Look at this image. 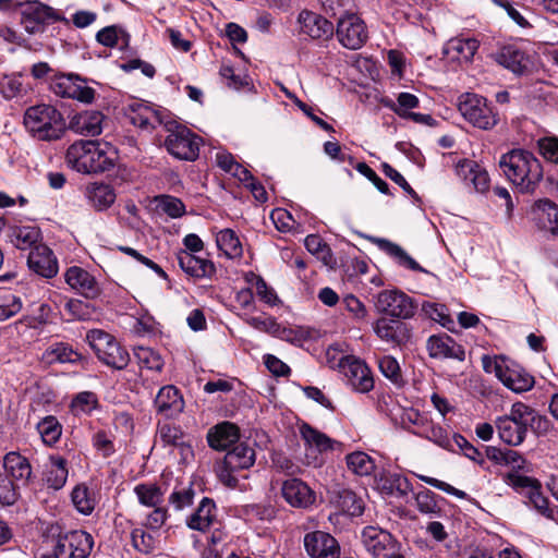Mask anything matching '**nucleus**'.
Listing matches in <instances>:
<instances>
[{
    "instance_id": "nucleus-1",
    "label": "nucleus",
    "mask_w": 558,
    "mask_h": 558,
    "mask_svg": "<svg viewBox=\"0 0 558 558\" xmlns=\"http://www.w3.org/2000/svg\"><path fill=\"white\" fill-rule=\"evenodd\" d=\"M499 168L521 193H534L543 180L541 161L525 149H512L499 159Z\"/></svg>"
},
{
    "instance_id": "nucleus-2",
    "label": "nucleus",
    "mask_w": 558,
    "mask_h": 558,
    "mask_svg": "<svg viewBox=\"0 0 558 558\" xmlns=\"http://www.w3.org/2000/svg\"><path fill=\"white\" fill-rule=\"evenodd\" d=\"M116 150L109 143L81 140L66 150V162L82 173H101L114 167Z\"/></svg>"
},
{
    "instance_id": "nucleus-3",
    "label": "nucleus",
    "mask_w": 558,
    "mask_h": 558,
    "mask_svg": "<svg viewBox=\"0 0 558 558\" xmlns=\"http://www.w3.org/2000/svg\"><path fill=\"white\" fill-rule=\"evenodd\" d=\"M23 124L34 138L45 142L60 140L68 129L62 113L56 107L47 104L27 108L23 117Z\"/></svg>"
},
{
    "instance_id": "nucleus-4",
    "label": "nucleus",
    "mask_w": 558,
    "mask_h": 558,
    "mask_svg": "<svg viewBox=\"0 0 558 558\" xmlns=\"http://www.w3.org/2000/svg\"><path fill=\"white\" fill-rule=\"evenodd\" d=\"M482 365L486 373H493L510 390L522 393L534 387V377L518 363L505 357L484 355Z\"/></svg>"
},
{
    "instance_id": "nucleus-5",
    "label": "nucleus",
    "mask_w": 558,
    "mask_h": 558,
    "mask_svg": "<svg viewBox=\"0 0 558 558\" xmlns=\"http://www.w3.org/2000/svg\"><path fill=\"white\" fill-rule=\"evenodd\" d=\"M86 341L105 365L117 371L128 367L131 361L130 354L114 336L102 329H90L86 333Z\"/></svg>"
},
{
    "instance_id": "nucleus-6",
    "label": "nucleus",
    "mask_w": 558,
    "mask_h": 558,
    "mask_svg": "<svg viewBox=\"0 0 558 558\" xmlns=\"http://www.w3.org/2000/svg\"><path fill=\"white\" fill-rule=\"evenodd\" d=\"M14 9L20 13L21 25L31 35L43 33L48 25L63 20L57 10L39 0L16 2Z\"/></svg>"
},
{
    "instance_id": "nucleus-7",
    "label": "nucleus",
    "mask_w": 558,
    "mask_h": 558,
    "mask_svg": "<svg viewBox=\"0 0 558 558\" xmlns=\"http://www.w3.org/2000/svg\"><path fill=\"white\" fill-rule=\"evenodd\" d=\"M255 458V450L251 446L241 442L229 450L222 461L217 462L215 472L225 486L235 488L238 478L234 473L253 466Z\"/></svg>"
},
{
    "instance_id": "nucleus-8",
    "label": "nucleus",
    "mask_w": 558,
    "mask_h": 558,
    "mask_svg": "<svg viewBox=\"0 0 558 558\" xmlns=\"http://www.w3.org/2000/svg\"><path fill=\"white\" fill-rule=\"evenodd\" d=\"M299 433L304 441L305 449L307 451L317 452V454L306 453L305 460L306 464L319 468L324 464L323 454L329 451H342L343 444L336 439L330 438L325 433L314 428L308 423L303 422L299 425Z\"/></svg>"
},
{
    "instance_id": "nucleus-9",
    "label": "nucleus",
    "mask_w": 558,
    "mask_h": 558,
    "mask_svg": "<svg viewBox=\"0 0 558 558\" xmlns=\"http://www.w3.org/2000/svg\"><path fill=\"white\" fill-rule=\"evenodd\" d=\"M165 128L169 132L165 145L172 156L189 161H193L198 157L199 138L194 133L173 121L165 123Z\"/></svg>"
},
{
    "instance_id": "nucleus-10",
    "label": "nucleus",
    "mask_w": 558,
    "mask_h": 558,
    "mask_svg": "<svg viewBox=\"0 0 558 558\" xmlns=\"http://www.w3.org/2000/svg\"><path fill=\"white\" fill-rule=\"evenodd\" d=\"M458 108L466 121L482 130H490L499 121L494 108L487 105L485 98L476 94L462 95Z\"/></svg>"
},
{
    "instance_id": "nucleus-11",
    "label": "nucleus",
    "mask_w": 558,
    "mask_h": 558,
    "mask_svg": "<svg viewBox=\"0 0 558 558\" xmlns=\"http://www.w3.org/2000/svg\"><path fill=\"white\" fill-rule=\"evenodd\" d=\"M362 543L374 558H405L400 543L386 530L378 526H365Z\"/></svg>"
},
{
    "instance_id": "nucleus-12",
    "label": "nucleus",
    "mask_w": 558,
    "mask_h": 558,
    "mask_svg": "<svg viewBox=\"0 0 558 558\" xmlns=\"http://www.w3.org/2000/svg\"><path fill=\"white\" fill-rule=\"evenodd\" d=\"M94 538L85 531H71L59 536L53 553L41 558H87L93 549Z\"/></svg>"
},
{
    "instance_id": "nucleus-13",
    "label": "nucleus",
    "mask_w": 558,
    "mask_h": 558,
    "mask_svg": "<svg viewBox=\"0 0 558 558\" xmlns=\"http://www.w3.org/2000/svg\"><path fill=\"white\" fill-rule=\"evenodd\" d=\"M375 307L379 313L391 317L409 319L415 315L417 306L407 293L393 289L380 291L376 295Z\"/></svg>"
},
{
    "instance_id": "nucleus-14",
    "label": "nucleus",
    "mask_w": 558,
    "mask_h": 558,
    "mask_svg": "<svg viewBox=\"0 0 558 558\" xmlns=\"http://www.w3.org/2000/svg\"><path fill=\"white\" fill-rule=\"evenodd\" d=\"M51 92L62 98L77 99L89 104L94 100L95 90L85 85V82L73 74L56 75L50 83Z\"/></svg>"
},
{
    "instance_id": "nucleus-15",
    "label": "nucleus",
    "mask_w": 558,
    "mask_h": 558,
    "mask_svg": "<svg viewBox=\"0 0 558 558\" xmlns=\"http://www.w3.org/2000/svg\"><path fill=\"white\" fill-rule=\"evenodd\" d=\"M336 34L339 43L351 50H357L367 40V29L356 14H345L337 23Z\"/></svg>"
},
{
    "instance_id": "nucleus-16",
    "label": "nucleus",
    "mask_w": 558,
    "mask_h": 558,
    "mask_svg": "<svg viewBox=\"0 0 558 558\" xmlns=\"http://www.w3.org/2000/svg\"><path fill=\"white\" fill-rule=\"evenodd\" d=\"M348 385L356 392L365 393L374 388V378L368 366L355 356H344L339 363Z\"/></svg>"
},
{
    "instance_id": "nucleus-17",
    "label": "nucleus",
    "mask_w": 558,
    "mask_h": 558,
    "mask_svg": "<svg viewBox=\"0 0 558 558\" xmlns=\"http://www.w3.org/2000/svg\"><path fill=\"white\" fill-rule=\"evenodd\" d=\"M304 547L312 558H339L340 545L329 533L314 531L304 536Z\"/></svg>"
},
{
    "instance_id": "nucleus-18",
    "label": "nucleus",
    "mask_w": 558,
    "mask_h": 558,
    "mask_svg": "<svg viewBox=\"0 0 558 558\" xmlns=\"http://www.w3.org/2000/svg\"><path fill=\"white\" fill-rule=\"evenodd\" d=\"M426 349L432 359L465 360V350L447 333L433 335L427 339Z\"/></svg>"
},
{
    "instance_id": "nucleus-19",
    "label": "nucleus",
    "mask_w": 558,
    "mask_h": 558,
    "mask_svg": "<svg viewBox=\"0 0 558 558\" xmlns=\"http://www.w3.org/2000/svg\"><path fill=\"white\" fill-rule=\"evenodd\" d=\"M301 33L312 39L328 40L332 37L333 24L326 17L312 11L303 10L298 16Z\"/></svg>"
},
{
    "instance_id": "nucleus-20",
    "label": "nucleus",
    "mask_w": 558,
    "mask_h": 558,
    "mask_svg": "<svg viewBox=\"0 0 558 558\" xmlns=\"http://www.w3.org/2000/svg\"><path fill=\"white\" fill-rule=\"evenodd\" d=\"M374 331L383 341L403 345L411 340L412 332L408 324L399 319L381 317L376 320Z\"/></svg>"
},
{
    "instance_id": "nucleus-21",
    "label": "nucleus",
    "mask_w": 558,
    "mask_h": 558,
    "mask_svg": "<svg viewBox=\"0 0 558 558\" xmlns=\"http://www.w3.org/2000/svg\"><path fill=\"white\" fill-rule=\"evenodd\" d=\"M28 268L43 278H53L59 270L58 259L45 244L35 246L27 257Z\"/></svg>"
},
{
    "instance_id": "nucleus-22",
    "label": "nucleus",
    "mask_w": 558,
    "mask_h": 558,
    "mask_svg": "<svg viewBox=\"0 0 558 558\" xmlns=\"http://www.w3.org/2000/svg\"><path fill=\"white\" fill-rule=\"evenodd\" d=\"M154 404L157 412L167 418L177 417L183 412L185 405L180 390L173 385L161 387Z\"/></svg>"
},
{
    "instance_id": "nucleus-23",
    "label": "nucleus",
    "mask_w": 558,
    "mask_h": 558,
    "mask_svg": "<svg viewBox=\"0 0 558 558\" xmlns=\"http://www.w3.org/2000/svg\"><path fill=\"white\" fill-rule=\"evenodd\" d=\"M65 282L78 293L87 299L97 298L101 289L95 279L87 270L78 266H72L66 269L64 274Z\"/></svg>"
},
{
    "instance_id": "nucleus-24",
    "label": "nucleus",
    "mask_w": 558,
    "mask_h": 558,
    "mask_svg": "<svg viewBox=\"0 0 558 558\" xmlns=\"http://www.w3.org/2000/svg\"><path fill=\"white\" fill-rule=\"evenodd\" d=\"M534 220L539 230L558 235V205L548 198L536 201L532 206Z\"/></svg>"
},
{
    "instance_id": "nucleus-25",
    "label": "nucleus",
    "mask_w": 558,
    "mask_h": 558,
    "mask_svg": "<svg viewBox=\"0 0 558 558\" xmlns=\"http://www.w3.org/2000/svg\"><path fill=\"white\" fill-rule=\"evenodd\" d=\"M129 118L133 125L147 132L155 130L158 125H165V123L168 122L165 121L161 111L145 104L131 105Z\"/></svg>"
},
{
    "instance_id": "nucleus-26",
    "label": "nucleus",
    "mask_w": 558,
    "mask_h": 558,
    "mask_svg": "<svg viewBox=\"0 0 558 558\" xmlns=\"http://www.w3.org/2000/svg\"><path fill=\"white\" fill-rule=\"evenodd\" d=\"M281 492L286 501L292 507L306 508L315 501L314 492L299 478L283 482Z\"/></svg>"
},
{
    "instance_id": "nucleus-27",
    "label": "nucleus",
    "mask_w": 558,
    "mask_h": 558,
    "mask_svg": "<svg viewBox=\"0 0 558 558\" xmlns=\"http://www.w3.org/2000/svg\"><path fill=\"white\" fill-rule=\"evenodd\" d=\"M177 259L180 268L193 278H211L216 272L215 264L211 260L196 257L187 251H180Z\"/></svg>"
},
{
    "instance_id": "nucleus-28",
    "label": "nucleus",
    "mask_w": 558,
    "mask_h": 558,
    "mask_svg": "<svg viewBox=\"0 0 558 558\" xmlns=\"http://www.w3.org/2000/svg\"><path fill=\"white\" fill-rule=\"evenodd\" d=\"M240 438L239 427L228 421L211 427L207 433L208 445L215 450H226Z\"/></svg>"
},
{
    "instance_id": "nucleus-29",
    "label": "nucleus",
    "mask_w": 558,
    "mask_h": 558,
    "mask_svg": "<svg viewBox=\"0 0 558 558\" xmlns=\"http://www.w3.org/2000/svg\"><path fill=\"white\" fill-rule=\"evenodd\" d=\"M368 241L376 244L381 251L393 257L400 266L409 268L413 271L426 272L401 246L383 238L366 236Z\"/></svg>"
},
{
    "instance_id": "nucleus-30",
    "label": "nucleus",
    "mask_w": 558,
    "mask_h": 558,
    "mask_svg": "<svg viewBox=\"0 0 558 558\" xmlns=\"http://www.w3.org/2000/svg\"><path fill=\"white\" fill-rule=\"evenodd\" d=\"M216 517V505L214 500L204 497L195 512L187 518L186 524L192 530L205 532L214 524Z\"/></svg>"
},
{
    "instance_id": "nucleus-31",
    "label": "nucleus",
    "mask_w": 558,
    "mask_h": 558,
    "mask_svg": "<svg viewBox=\"0 0 558 558\" xmlns=\"http://www.w3.org/2000/svg\"><path fill=\"white\" fill-rule=\"evenodd\" d=\"M458 175L465 182H470L477 192H485L488 189L489 177L487 171L472 160H463L457 166Z\"/></svg>"
},
{
    "instance_id": "nucleus-32",
    "label": "nucleus",
    "mask_w": 558,
    "mask_h": 558,
    "mask_svg": "<svg viewBox=\"0 0 558 558\" xmlns=\"http://www.w3.org/2000/svg\"><path fill=\"white\" fill-rule=\"evenodd\" d=\"M10 242L19 250H33L35 246L43 244L39 228L35 226H14L9 230Z\"/></svg>"
},
{
    "instance_id": "nucleus-33",
    "label": "nucleus",
    "mask_w": 558,
    "mask_h": 558,
    "mask_svg": "<svg viewBox=\"0 0 558 558\" xmlns=\"http://www.w3.org/2000/svg\"><path fill=\"white\" fill-rule=\"evenodd\" d=\"M102 114L99 111H84L72 117L69 129L78 134L95 136L101 133Z\"/></svg>"
},
{
    "instance_id": "nucleus-34",
    "label": "nucleus",
    "mask_w": 558,
    "mask_h": 558,
    "mask_svg": "<svg viewBox=\"0 0 558 558\" xmlns=\"http://www.w3.org/2000/svg\"><path fill=\"white\" fill-rule=\"evenodd\" d=\"M496 61L518 75L523 74L527 70L525 53L513 45L502 47L496 54Z\"/></svg>"
},
{
    "instance_id": "nucleus-35",
    "label": "nucleus",
    "mask_w": 558,
    "mask_h": 558,
    "mask_svg": "<svg viewBox=\"0 0 558 558\" xmlns=\"http://www.w3.org/2000/svg\"><path fill=\"white\" fill-rule=\"evenodd\" d=\"M89 204L98 211L108 209L116 201L114 190L105 183L90 184L86 190Z\"/></svg>"
},
{
    "instance_id": "nucleus-36",
    "label": "nucleus",
    "mask_w": 558,
    "mask_h": 558,
    "mask_svg": "<svg viewBox=\"0 0 558 558\" xmlns=\"http://www.w3.org/2000/svg\"><path fill=\"white\" fill-rule=\"evenodd\" d=\"M496 428L498 430L499 438L509 446L521 445L526 436L525 427L519 426L512 420H508L505 416L497 417Z\"/></svg>"
},
{
    "instance_id": "nucleus-37",
    "label": "nucleus",
    "mask_w": 558,
    "mask_h": 558,
    "mask_svg": "<svg viewBox=\"0 0 558 558\" xmlns=\"http://www.w3.org/2000/svg\"><path fill=\"white\" fill-rule=\"evenodd\" d=\"M306 250L326 267L335 269L337 267V259L330 246L317 234H310L304 241Z\"/></svg>"
},
{
    "instance_id": "nucleus-38",
    "label": "nucleus",
    "mask_w": 558,
    "mask_h": 558,
    "mask_svg": "<svg viewBox=\"0 0 558 558\" xmlns=\"http://www.w3.org/2000/svg\"><path fill=\"white\" fill-rule=\"evenodd\" d=\"M3 468L8 475L16 481H27L32 474V466L28 460L15 451L4 456Z\"/></svg>"
},
{
    "instance_id": "nucleus-39",
    "label": "nucleus",
    "mask_w": 558,
    "mask_h": 558,
    "mask_svg": "<svg viewBox=\"0 0 558 558\" xmlns=\"http://www.w3.org/2000/svg\"><path fill=\"white\" fill-rule=\"evenodd\" d=\"M50 465L46 472V483L48 487L60 489L68 480L66 460L61 456H50Z\"/></svg>"
},
{
    "instance_id": "nucleus-40",
    "label": "nucleus",
    "mask_w": 558,
    "mask_h": 558,
    "mask_svg": "<svg viewBox=\"0 0 558 558\" xmlns=\"http://www.w3.org/2000/svg\"><path fill=\"white\" fill-rule=\"evenodd\" d=\"M216 243L228 258H239L243 254L241 241L232 229L220 230L216 235Z\"/></svg>"
},
{
    "instance_id": "nucleus-41",
    "label": "nucleus",
    "mask_w": 558,
    "mask_h": 558,
    "mask_svg": "<svg viewBox=\"0 0 558 558\" xmlns=\"http://www.w3.org/2000/svg\"><path fill=\"white\" fill-rule=\"evenodd\" d=\"M157 436L163 446L178 447L182 452L190 451V446L185 445L184 433L173 424H158Z\"/></svg>"
},
{
    "instance_id": "nucleus-42",
    "label": "nucleus",
    "mask_w": 558,
    "mask_h": 558,
    "mask_svg": "<svg viewBox=\"0 0 558 558\" xmlns=\"http://www.w3.org/2000/svg\"><path fill=\"white\" fill-rule=\"evenodd\" d=\"M43 441L47 446H53L62 435V425L56 416L48 415L36 425Z\"/></svg>"
},
{
    "instance_id": "nucleus-43",
    "label": "nucleus",
    "mask_w": 558,
    "mask_h": 558,
    "mask_svg": "<svg viewBox=\"0 0 558 558\" xmlns=\"http://www.w3.org/2000/svg\"><path fill=\"white\" fill-rule=\"evenodd\" d=\"M134 493L140 504L145 507H157L163 501V492L156 484H138L134 487Z\"/></svg>"
},
{
    "instance_id": "nucleus-44",
    "label": "nucleus",
    "mask_w": 558,
    "mask_h": 558,
    "mask_svg": "<svg viewBox=\"0 0 558 558\" xmlns=\"http://www.w3.org/2000/svg\"><path fill=\"white\" fill-rule=\"evenodd\" d=\"M480 47L475 38H452L447 44V52H454L457 58L471 61Z\"/></svg>"
},
{
    "instance_id": "nucleus-45",
    "label": "nucleus",
    "mask_w": 558,
    "mask_h": 558,
    "mask_svg": "<svg viewBox=\"0 0 558 558\" xmlns=\"http://www.w3.org/2000/svg\"><path fill=\"white\" fill-rule=\"evenodd\" d=\"M46 355L51 362L59 363H76L82 359V355L78 352L64 342H58L50 345L46 351Z\"/></svg>"
},
{
    "instance_id": "nucleus-46",
    "label": "nucleus",
    "mask_w": 558,
    "mask_h": 558,
    "mask_svg": "<svg viewBox=\"0 0 558 558\" xmlns=\"http://www.w3.org/2000/svg\"><path fill=\"white\" fill-rule=\"evenodd\" d=\"M348 469L360 476L369 475L374 468L373 459L362 451H355L345 457Z\"/></svg>"
},
{
    "instance_id": "nucleus-47",
    "label": "nucleus",
    "mask_w": 558,
    "mask_h": 558,
    "mask_svg": "<svg viewBox=\"0 0 558 558\" xmlns=\"http://www.w3.org/2000/svg\"><path fill=\"white\" fill-rule=\"evenodd\" d=\"M72 502L76 510L83 514H90L96 506L95 498L85 485H77L72 494Z\"/></svg>"
},
{
    "instance_id": "nucleus-48",
    "label": "nucleus",
    "mask_w": 558,
    "mask_h": 558,
    "mask_svg": "<svg viewBox=\"0 0 558 558\" xmlns=\"http://www.w3.org/2000/svg\"><path fill=\"white\" fill-rule=\"evenodd\" d=\"M422 311L428 318L439 323L442 327L449 330L451 329V326L454 325L453 319L448 313V308L444 304L424 302L422 304Z\"/></svg>"
},
{
    "instance_id": "nucleus-49",
    "label": "nucleus",
    "mask_w": 558,
    "mask_h": 558,
    "mask_svg": "<svg viewBox=\"0 0 558 558\" xmlns=\"http://www.w3.org/2000/svg\"><path fill=\"white\" fill-rule=\"evenodd\" d=\"M504 482L511 486L514 490L520 494L525 495L526 497L535 488L539 482L525 475L519 474L517 471H512L507 473L504 476Z\"/></svg>"
},
{
    "instance_id": "nucleus-50",
    "label": "nucleus",
    "mask_w": 558,
    "mask_h": 558,
    "mask_svg": "<svg viewBox=\"0 0 558 558\" xmlns=\"http://www.w3.org/2000/svg\"><path fill=\"white\" fill-rule=\"evenodd\" d=\"M418 98L410 93H400L397 97V102L387 101L385 106L388 107L391 111H393L397 116L404 119L407 114H410V109H414L418 107Z\"/></svg>"
},
{
    "instance_id": "nucleus-51",
    "label": "nucleus",
    "mask_w": 558,
    "mask_h": 558,
    "mask_svg": "<svg viewBox=\"0 0 558 558\" xmlns=\"http://www.w3.org/2000/svg\"><path fill=\"white\" fill-rule=\"evenodd\" d=\"M131 543L137 551L149 555L156 549V539L154 536L141 527H136L131 533Z\"/></svg>"
},
{
    "instance_id": "nucleus-52",
    "label": "nucleus",
    "mask_w": 558,
    "mask_h": 558,
    "mask_svg": "<svg viewBox=\"0 0 558 558\" xmlns=\"http://www.w3.org/2000/svg\"><path fill=\"white\" fill-rule=\"evenodd\" d=\"M0 93L10 100L26 93L21 74L5 75L0 82Z\"/></svg>"
},
{
    "instance_id": "nucleus-53",
    "label": "nucleus",
    "mask_w": 558,
    "mask_h": 558,
    "mask_svg": "<svg viewBox=\"0 0 558 558\" xmlns=\"http://www.w3.org/2000/svg\"><path fill=\"white\" fill-rule=\"evenodd\" d=\"M415 505L423 514L437 515L440 512L436 495L429 489H423L415 494Z\"/></svg>"
},
{
    "instance_id": "nucleus-54",
    "label": "nucleus",
    "mask_w": 558,
    "mask_h": 558,
    "mask_svg": "<svg viewBox=\"0 0 558 558\" xmlns=\"http://www.w3.org/2000/svg\"><path fill=\"white\" fill-rule=\"evenodd\" d=\"M22 310V300L13 293L0 295V322L7 320Z\"/></svg>"
},
{
    "instance_id": "nucleus-55",
    "label": "nucleus",
    "mask_w": 558,
    "mask_h": 558,
    "mask_svg": "<svg viewBox=\"0 0 558 558\" xmlns=\"http://www.w3.org/2000/svg\"><path fill=\"white\" fill-rule=\"evenodd\" d=\"M138 363L148 369L160 372L163 367L161 356L150 348L140 347L135 351Z\"/></svg>"
},
{
    "instance_id": "nucleus-56",
    "label": "nucleus",
    "mask_w": 558,
    "mask_h": 558,
    "mask_svg": "<svg viewBox=\"0 0 558 558\" xmlns=\"http://www.w3.org/2000/svg\"><path fill=\"white\" fill-rule=\"evenodd\" d=\"M98 405L97 397L94 392H80L72 401L71 408L75 414L90 413Z\"/></svg>"
},
{
    "instance_id": "nucleus-57",
    "label": "nucleus",
    "mask_w": 558,
    "mask_h": 558,
    "mask_svg": "<svg viewBox=\"0 0 558 558\" xmlns=\"http://www.w3.org/2000/svg\"><path fill=\"white\" fill-rule=\"evenodd\" d=\"M71 319L87 320L92 317L94 308L86 302L71 299L64 305Z\"/></svg>"
},
{
    "instance_id": "nucleus-58",
    "label": "nucleus",
    "mask_w": 558,
    "mask_h": 558,
    "mask_svg": "<svg viewBox=\"0 0 558 558\" xmlns=\"http://www.w3.org/2000/svg\"><path fill=\"white\" fill-rule=\"evenodd\" d=\"M195 497V490L192 488V486L174 489L169 498V504L175 509V510H183L186 507H190L193 504Z\"/></svg>"
},
{
    "instance_id": "nucleus-59",
    "label": "nucleus",
    "mask_w": 558,
    "mask_h": 558,
    "mask_svg": "<svg viewBox=\"0 0 558 558\" xmlns=\"http://www.w3.org/2000/svg\"><path fill=\"white\" fill-rule=\"evenodd\" d=\"M534 410L522 402H515L510 409V413L504 415L508 420H512L519 426L525 427L527 430L529 422L533 415Z\"/></svg>"
},
{
    "instance_id": "nucleus-60",
    "label": "nucleus",
    "mask_w": 558,
    "mask_h": 558,
    "mask_svg": "<svg viewBox=\"0 0 558 558\" xmlns=\"http://www.w3.org/2000/svg\"><path fill=\"white\" fill-rule=\"evenodd\" d=\"M158 207L171 218H179L185 211L182 201L170 195L160 196L158 198Z\"/></svg>"
},
{
    "instance_id": "nucleus-61",
    "label": "nucleus",
    "mask_w": 558,
    "mask_h": 558,
    "mask_svg": "<svg viewBox=\"0 0 558 558\" xmlns=\"http://www.w3.org/2000/svg\"><path fill=\"white\" fill-rule=\"evenodd\" d=\"M120 37L128 38V35L116 25L104 27L96 35V39L99 44L110 48L117 46Z\"/></svg>"
},
{
    "instance_id": "nucleus-62",
    "label": "nucleus",
    "mask_w": 558,
    "mask_h": 558,
    "mask_svg": "<svg viewBox=\"0 0 558 558\" xmlns=\"http://www.w3.org/2000/svg\"><path fill=\"white\" fill-rule=\"evenodd\" d=\"M378 365H379V369L380 372L383 373V375L385 377H387L388 379H390L391 381L398 384L402 376H401V371H400V366H399V363L398 361L390 356V355H386V356H383L379 362H378Z\"/></svg>"
},
{
    "instance_id": "nucleus-63",
    "label": "nucleus",
    "mask_w": 558,
    "mask_h": 558,
    "mask_svg": "<svg viewBox=\"0 0 558 558\" xmlns=\"http://www.w3.org/2000/svg\"><path fill=\"white\" fill-rule=\"evenodd\" d=\"M342 303L355 322H364L366 319L368 314L366 306L356 296L348 294L343 298Z\"/></svg>"
},
{
    "instance_id": "nucleus-64",
    "label": "nucleus",
    "mask_w": 558,
    "mask_h": 558,
    "mask_svg": "<svg viewBox=\"0 0 558 558\" xmlns=\"http://www.w3.org/2000/svg\"><path fill=\"white\" fill-rule=\"evenodd\" d=\"M270 218L280 232H288L293 228L294 219L292 215L282 208H276L271 211Z\"/></svg>"
}]
</instances>
